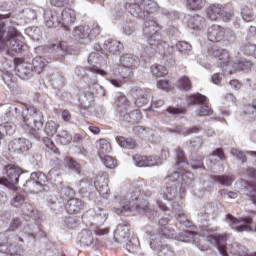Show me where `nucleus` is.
<instances>
[{
	"label": "nucleus",
	"mask_w": 256,
	"mask_h": 256,
	"mask_svg": "<svg viewBox=\"0 0 256 256\" xmlns=\"http://www.w3.org/2000/svg\"><path fill=\"white\" fill-rule=\"evenodd\" d=\"M136 167H157L161 165V158L157 156H133Z\"/></svg>",
	"instance_id": "obj_10"
},
{
	"label": "nucleus",
	"mask_w": 256,
	"mask_h": 256,
	"mask_svg": "<svg viewBox=\"0 0 256 256\" xmlns=\"http://www.w3.org/2000/svg\"><path fill=\"white\" fill-rule=\"evenodd\" d=\"M83 209V202L77 198L69 199L66 204V211L70 215H73L74 213H79Z\"/></svg>",
	"instance_id": "obj_24"
},
{
	"label": "nucleus",
	"mask_w": 256,
	"mask_h": 256,
	"mask_svg": "<svg viewBox=\"0 0 256 256\" xmlns=\"http://www.w3.org/2000/svg\"><path fill=\"white\" fill-rule=\"evenodd\" d=\"M176 47L180 53H187V51H191V44L185 41L178 42Z\"/></svg>",
	"instance_id": "obj_53"
},
{
	"label": "nucleus",
	"mask_w": 256,
	"mask_h": 256,
	"mask_svg": "<svg viewBox=\"0 0 256 256\" xmlns=\"http://www.w3.org/2000/svg\"><path fill=\"white\" fill-rule=\"evenodd\" d=\"M226 222L238 233H243V231H253L250 226L253 223V219L250 217L237 219L233 215L228 214L226 216Z\"/></svg>",
	"instance_id": "obj_8"
},
{
	"label": "nucleus",
	"mask_w": 256,
	"mask_h": 256,
	"mask_svg": "<svg viewBox=\"0 0 256 256\" xmlns=\"http://www.w3.org/2000/svg\"><path fill=\"white\" fill-rule=\"evenodd\" d=\"M207 15L211 21H217L218 19H221V15H223V6L219 4L210 5L208 7Z\"/></svg>",
	"instance_id": "obj_25"
},
{
	"label": "nucleus",
	"mask_w": 256,
	"mask_h": 256,
	"mask_svg": "<svg viewBox=\"0 0 256 256\" xmlns=\"http://www.w3.org/2000/svg\"><path fill=\"white\" fill-rule=\"evenodd\" d=\"M96 147L98 149V155L100 159H103L107 153H111V144L105 139H100L96 142Z\"/></svg>",
	"instance_id": "obj_27"
},
{
	"label": "nucleus",
	"mask_w": 256,
	"mask_h": 256,
	"mask_svg": "<svg viewBox=\"0 0 256 256\" xmlns=\"http://www.w3.org/2000/svg\"><path fill=\"white\" fill-rule=\"evenodd\" d=\"M166 111L170 115H185V113H187V108L183 106H170Z\"/></svg>",
	"instance_id": "obj_45"
},
{
	"label": "nucleus",
	"mask_w": 256,
	"mask_h": 256,
	"mask_svg": "<svg viewBox=\"0 0 256 256\" xmlns=\"http://www.w3.org/2000/svg\"><path fill=\"white\" fill-rule=\"evenodd\" d=\"M12 219H13V217H11V214L9 212H5L0 215V221L6 229H8L9 225L11 224Z\"/></svg>",
	"instance_id": "obj_51"
},
{
	"label": "nucleus",
	"mask_w": 256,
	"mask_h": 256,
	"mask_svg": "<svg viewBox=\"0 0 256 256\" xmlns=\"http://www.w3.org/2000/svg\"><path fill=\"white\" fill-rule=\"evenodd\" d=\"M198 115L199 117H207L209 115H213V109L211 108V106H209V102L201 106Z\"/></svg>",
	"instance_id": "obj_48"
},
{
	"label": "nucleus",
	"mask_w": 256,
	"mask_h": 256,
	"mask_svg": "<svg viewBox=\"0 0 256 256\" xmlns=\"http://www.w3.org/2000/svg\"><path fill=\"white\" fill-rule=\"evenodd\" d=\"M176 157V167H178V169H186L189 166V162L185 161V154L181 148L176 149Z\"/></svg>",
	"instance_id": "obj_38"
},
{
	"label": "nucleus",
	"mask_w": 256,
	"mask_h": 256,
	"mask_svg": "<svg viewBox=\"0 0 256 256\" xmlns=\"http://www.w3.org/2000/svg\"><path fill=\"white\" fill-rule=\"evenodd\" d=\"M159 31H161V26H159L155 20L144 22L143 33L148 39L153 37V35H157Z\"/></svg>",
	"instance_id": "obj_21"
},
{
	"label": "nucleus",
	"mask_w": 256,
	"mask_h": 256,
	"mask_svg": "<svg viewBox=\"0 0 256 256\" xmlns=\"http://www.w3.org/2000/svg\"><path fill=\"white\" fill-rule=\"evenodd\" d=\"M159 231L166 239H173L175 237V230L169 226V219L162 218L158 222Z\"/></svg>",
	"instance_id": "obj_20"
},
{
	"label": "nucleus",
	"mask_w": 256,
	"mask_h": 256,
	"mask_svg": "<svg viewBox=\"0 0 256 256\" xmlns=\"http://www.w3.org/2000/svg\"><path fill=\"white\" fill-rule=\"evenodd\" d=\"M178 241H182L183 243H195V241H197V233L194 231L180 233L178 236Z\"/></svg>",
	"instance_id": "obj_37"
},
{
	"label": "nucleus",
	"mask_w": 256,
	"mask_h": 256,
	"mask_svg": "<svg viewBox=\"0 0 256 256\" xmlns=\"http://www.w3.org/2000/svg\"><path fill=\"white\" fill-rule=\"evenodd\" d=\"M208 239L212 245L217 247L222 256H229V253L234 256H256V252L249 253V250L240 243L233 242L230 246H227L228 234L218 236L210 235Z\"/></svg>",
	"instance_id": "obj_2"
},
{
	"label": "nucleus",
	"mask_w": 256,
	"mask_h": 256,
	"mask_svg": "<svg viewBox=\"0 0 256 256\" xmlns=\"http://www.w3.org/2000/svg\"><path fill=\"white\" fill-rule=\"evenodd\" d=\"M104 49L109 51L112 55H117L123 49V44L117 40H107L104 43Z\"/></svg>",
	"instance_id": "obj_28"
},
{
	"label": "nucleus",
	"mask_w": 256,
	"mask_h": 256,
	"mask_svg": "<svg viewBox=\"0 0 256 256\" xmlns=\"http://www.w3.org/2000/svg\"><path fill=\"white\" fill-rule=\"evenodd\" d=\"M202 21H203V18L199 16L192 17L188 21V27H190V29H194L195 31H199L203 27V25L201 24Z\"/></svg>",
	"instance_id": "obj_40"
},
{
	"label": "nucleus",
	"mask_w": 256,
	"mask_h": 256,
	"mask_svg": "<svg viewBox=\"0 0 256 256\" xmlns=\"http://www.w3.org/2000/svg\"><path fill=\"white\" fill-rule=\"evenodd\" d=\"M187 177L193 178V174L187 172L184 175H181L179 174V172H174L170 176L166 177L164 180L165 186L160 191V195L163 197V199H166L167 201L175 199V194L177 193V185H179V181Z\"/></svg>",
	"instance_id": "obj_6"
},
{
	"label": "nucleus",
	"mask_w": 256,
	"mask_h": 256,
	"mask_svg": "<svg viewBox=\"0 0 256 256\" xmlns=\"http://www.w3.org/2000/svg\"><path fill=\"white\" fill-rule=\"evenodd\" d=\"M114 105L115 107L120 109V113L121 111L125 113L129 105H131V102L129 101V99H127V96H125V94L118 92L115 97Z\"/></svg>",
	"instance_id": "obj_22"
},
{
	"label": "nucleus",
	"mask_w": 256,
	"mask_h": 256,
	"mask_svg": "<svg viewBox=\"0 0 256 256\" xmlns=\"http://www.w3.org/2000/svg\"><path fill=\"white\" fill-rule=\"evenodd\" d=\"M225 35H227V30L220 25H212L208 28L207 38L212 43H219L225 39Z\"/></svg>",
	"instance_id": "obj_11"
},
{
	"label": "nucleus",
	"mask_w": 256,
	"mask_h": 256,
	"mask_svg": "<svg viewBox=\"0 0 256 256\" xmlns=\"http://www.w3.org/2000/svg\"><path fill=\"white\" fill-rule=\"evenodd\" d=\"M5 171L7 174V178H0V185H17V183H19V176L21 175V173H23L21 171V168L15 165H8L5 166Z\"/></svg>",
	"instance_id": "obj_9"
},
{
	"label": "nucleus",
	"mask_w": 256,
	"mask_h": 256,
	"mask_svg": "<svg viewBox=\"0 0 256 256\" xmlns=\"http://www.w3.org/2000/svg\"><path fill=\"white\" fill-rule=\"evenodd\" d=\"M56 21L62 25L66 31H69V25H73V22L77 21V14L75 10L65 8L61 13V18H57Z\"/></svg>",
	"instance_id": "obj_13"
},
{
	"label": "nucleus",
	"mask_w": 256,
	"mask_h": 256,
	"mask_svg": "<svg viewBox=\"0 0 256 256\" xmlns=\"http://www.w3.org/2000/svg\"><path fill=\"white\" fill-rule=\"evenodd\" d=\"M95 103V94L93 92H86L80 100V107L84 110L90 109Z\"/></svg>",
	"instance_id": "obj_30"
},
{
	"label": "nucleus",
	"mask_w": 256,
	"mask_h": 256,
	"mask_svg": "<svg viewBox=\"0 0 256 256\" xmlns=\"http://www.w3.org/2000/svg\"><path fill=\"white\" fill-rule=\"evenodd\" d=\"M215 181H217L221 185H224L225 187H229L232 185L233 181H235V178H233V176L227 175L215 176Z\"/></svg>",
	"instance_id": "obj_43"
},
{
	"label": "nucleus",
	"mask_w": 256,
	"mask_h": 256,
	"mask_svg": "<svg viewBox=\"0 0 256 256\" xmlns=\"http://www.w3.org/2000/svg\"><path fill=\"white\" fill-rule=\"evenodd\" d=\"M25 203V197H23V195L21 194L16 195V197H14L12 200L13 207H16L17 209H19L20 207L23 208Z\"/></svg>",
	"instance_id": "obj_50"
},
{
	"label": "nucleus",
	"mask_w": 256,
	"mask_h": 256,
	"mask_svg": "<svg viewBox=\"0 0 256 256\" xmlns=\"http://www.w3.org/2000/svg\"><path fill=\"white\" fill-rule=\"evenodd\" d=\"M117 143L120 145V147H123L124 149H135L137 147V142L133 140L132 138H125L123 136L116 137Z\"/></svg>",
	"instance_id": "obj_34"
},
{
	"label": "nucleus",
	"mask_w": 256,
	"mask_h": 256,
	"mask_svg": "<svg viewBox=\"0 0 256 256\" xmlns=\"http://www.w3.org/2000/svg\"><path fill=\"white\" fill-rule=\"evenodd\" d=\"M62 195L66 197V199H69L70 197H73V195H75V192L71 188H64L62 190Z\"/></svg>",
	"instance_id": "obj_63"
},
{
	"label": "nucleus",
	"mask_w": 256,
	"mask_h": 256,
	"mask_svg": "<svg viewBox=\"0 0 256 256\" xmlns=\"http://www.w3.org/2000/svg\"><path fill=\"white\" fill-rule=\"evenodd\" d=\"M211 157H219L221 161L227 159V157H225V152H223V149L221 148L217 149L216 151H213Z\"/></svg>",
	"instance_id": "obj_59"
},
{
	"label": "nucleus",
	"mask_w": 256,
	"mask_h": 256,
	"mask_svg": "<svg viewBox=\"0 0 256 256\" xmlns=\"http://www.w3.org/2000/svg\"><path fill=\"white\" fill-rule=\"evenodd\" d=\"M230 153L233 157H237L242 163H245V161H247L245 154L237 148H232Z\"/></svg>",
	"instance_id": "obj_52"
},
{
	"label": "nucleus",
	"mask_w": 256,
	"mask_h": 256,
	"mask_svg": "<svg viewBox=\"0 0 256 256\" xmlns=\"http://www.w3.org/2000/svg\"><path fill=\"white\" fill-rule=\"evenodd\" d=\"M64 162L66 167H68V169H71V171H75L76 173H79V170L81 169V165L77 163L75 160H73V158L66 157L64 158Z\"/></svg>",
	"instance_id": "obj_41"
},
{
	"label": "nucleus",
	"mask_w": 256,
	"mask_h": 256,
	"mask_svg": "<svg viewBox=\"0 0 256 256\" xmlns=\"http://www.w3.org/2000/svg\"><path fill=\"white\" fill-rule=\"evenodd\" d=\"M100 33L101 30L99 29V27H95L91 30V27H89V25H81L75 28L74 37L76 39H88V37H95Z\"/></svg>",
	"instance_id": "obj_12"
},
{
	"label": "nucleus",
	"mask_w": 256,
	"mask_h": 256,
	"mask_svg": "<svg viewBox=\"0 0 256 256\" xmlns=\"http://www.w3.org/2000/svg\"><path fill=\"white\" fill-rule=\"evenodd\" d=\"M22 212L24 215H26L27 217H30L31 219H34L35 221H37V219H40L41 214L39 213V211L37 209H35V206H33V204L31 203H25L22 206Z\"/></svg>",
	"instance_id": "obj_26"
},
{
	"label": "nucleus",
	"mask_w": 256,
	"mask_h": 256,
	"mask_svg": "<svg viewBox=\"0 0 256 256\" xmlns=\"http://www.w3.org/2000/svg\"><path fill=\"white\" fill-rule=\"evenodd\" d=\"M176 86L180 91H191L193 89V82L189 76H182L177 80Z\"/></svg>",
	"instance_id": "obj_31"
},
{
	"label": "nucleus",
	"mask_w": 256,
	"mask_h": 256,
	"mask_svg": "<svg viewBox=\"0 0 256 256\" xmlns=\"http://www.w3.org/2000/svg\"><path fill=\"white\" fill-rule=\"evenodd\" d=\"M212 55L214 57H217L219 59V65L226 71V73H229L230 75H233L235 71H245V69H249L251 67V63L249 61H241L238 64V68L235 67V63L231 61V55L229 54V51L227 49L223 48H212Z\"/></svg>",
	"instance_id": "obj_4"
},
{
	"label": "nucleus",
	"mask_w": 256,
	"mask_h": 256,
	"mask_svg": "<svg viewBox=\"0 0 256 256\" xmlns=\"http://www.w3.org/2000/svg\"><path fill=\"white\" fill-rule=\"evenodd\" d=\"M45 133L48 135L47 137H44L43 143L46 147V157L49 159L52 167L54 169H61L63 167V159L61 158V152L59 151V148L55 145L54 142H52L51 138L57 133V129H48L45 130Z\"/></svg>",
	"instance_id": "obj_5"
},
{
	"label": "nucleus",
	"mask_w": 256,
	"mask_h": 256,
	"mask_svg": "<svg viewBox=\"0 0 256 256\" xmlns=\"http://www.w3.org/2000/svg\"><path fill=\"white\" fill-rule=\"evenodd\" d=\"M8 149L10 153H24L31 149V142L27 138H17L9 143Z\"/></svg>",
	"instance_id": "obj_14"
},
{
	"label": "nucleus",
	"mask_w": 256,
	"mask_h": 256,
	"mask_svg": "<svg viewBox=\"0 0 256 256\" xmlns=\"http://www.w3.org/2000/svg\"><path fill=\"white\" fill-rule=\"evenodd\" d=\"M132 97L135 99V107H138L139 109L149 104V93L141 88H137L136 90L132 91Z\"/></svg>",
	"instance_id": "obj_18"
},
{
	"label": "nucleus",
	"mask_w": 256,
	"mask_h": 256,
	"mask_svg": "<svg viewBox=\"0 0 256 256\" xmlns=\"http://www.w3.org/2000/svg\"><path fill=\"white\" fill-rule=\"evenodd\" d=\"M94 185L100 195H107L109 193V174L103 172L101 175H98Z\"/></svg>",
	"instance_id": "obj_17"
},
{
	"label": "nucleus",
	"mask_w": 256,
	"mask_h": 256,
	"mask_svg": "<svg viewBox=\"0 0 256 256\" xmlns=\"http://www.w3.org/2000/svg\"><path fill=\"white\" fill-rule=\"evenodd\" d=\"M256 45L247 43L242 46V51L245 55H251L253 57V53L255 52Z\"/></svg>",
	"instance_id": "obj_54"
},
{
	"label": "nucleus",
	"mask_w": 256,
	"mask_h": 256,
	"mask_svg": "<svg viewBox=\"0 0 256 256\" xmlns=\"http://www.w3.org/2000/svg\"><path fill=\"white\" fill-rule=\"evenodd\" d=\"M127 231H129V227H127V225H122L120 224L118 227H117V230H116V235H121V233H123L121 235V237H124L125 238V235H127Z\"/></svg>",
	"instance_id": "obj_58"
},
{
	"label": "nucleus",
	"mask_w": 256,
	"mask_h": 256,
	"mask_svg": "<svg viewBox=\"0 0 256 256\" xmlns=\"http://www.w3.org/2000/svg\"><path fill=\"white\" fill-rule=\"evenodd\" d=\"M188 103L190 105H205L209 103V99L207 98V96L197 93L189 96Z\"/></svg>",
	"instance_id": "obj_33"
},
{
	"label": "nucleus",
	"mask_w": 256,
	"mask_h": 256,
	"mask_svg": "<svg viewBox=\"0 0 256 256\" xmlns=\"http://www.w3.org/2000/svg\"><path fill=\"white\" fill-rule=\"evenodd\" d=\"M242 19H244L247 23L253 21L255 19V15L253 14V10L248 8L247 6H243L241 10Z\"/></svg>",
	"instance_id": "obj_42"
},
{
	"label": "nucleus",
	"mask_w": 256,
	"mask_h": 256,
	"mask_svg": "<svg viewBox=\"0 0 256 256\" xmlns=\"http://www.w3.org/2000/svg\"><path fill=\"white\" fill-rule=\"evenodd\" d=\"M33 70L35 73L41 74L45 67H47V60L41 56L35 57L32 61Z\"/></svg>",
	"instance_id": "obj_32"
},
{
	"label": "nucleus",
	"mask_w": 256,
	"mask_h": 256,
	"mask_svg": "<svg viewBox=\"0 0 256 256\" xmlns=\"http://www.w3.org/2000/svg\"><path fill=\"white\" fill-rule=\"evenodd\" d=\"M0 253L5 255H15L17 251L13 248V245L9 246V238L7 236L0 234Z\"/></svg>",
	"instance_id": "obj_23"
},
{
	"label": "nucleus",
	"mask_w": 256,
	"mask_h": 256,
	"mask_svg": "<svg viewBox=\"0 0 256 256\" xmlns=\"http://www.w3.org/2000/svg\"><path fill=\"white\" fill-rule=\"evenodd\" d=\"M158 89H162V91H171V84H169V80H159L157 82Z\"/></svg>",
	"instance_id": "obj_56"
},
{
	"label": "nucleus",
	"mask_w": 256,
	"mask_h": 256,
	"mask_svg": "<svg viewBox=\"0 0 256 256\" xmlns=\"http://www.w3.org/2000/svg\"><path fill=\"white\" fill-rule=\"evenodd\" d=\"M143 211L148 219H153V217H159L157 210H155V208H153V206L151 205L145 206Z\"/></svg>",
	"instance_id": "obj_49"
},
{
	"label": "nucleus",
	"mask_w": 256,
	"mask_h": 256,
	"mask_svg": "<svg viewBox=\"0 0 256 256\" xmlns=\"http://www.w3.org/2000/svg\"><path fill=\"white\" fill-rule=\"evenodd\" d=\"M120 66L114 69V77L110 79V83L114 87H122L125 79L129 77V69H135L139 65V59L133 54H125L120 58Z\"/></svg>",
	"instance_id": "obj_3"
},
{
	"label": "nucleus",
	"mask_w": 256,
	"mask_h": 256,
	"mask_svg": "<svg viewBox=\"0 0 256 256\" xmlns=\"http://www.w3.org/2000/svg\"><path fill=\"white\" fill-rule=\"evenodd\" d=\"M141 5H143V0H126L125 9H127L131 15H139Z\"/></svg>",
	"instance_id": "obj_29"
},
{
	"label": "nucleus",
	"mask_w": 256,
	"mask_h": 256,
	"mask_svg": "<svg viewBox=\"0 0 256 256\" xmlns=\"http://www.w3.org/2000/svg\"><path fill=\"white\" fill-rule=\"evenodd\" d=\"M114 203L117 207L114 209V211L118 215H123V213H129L133 211V206H132L133 202L127 200L125 196H116Z\"/></svg>",
	"instance_id": "obj_15"
},
{
	"label": "nucleus",
	"mask_w": 256,
	"mask_h": 256,
	"mask_svg": "<svg viewBox=\"0 0 256 256\" xmlns=\"http://www.w3.org/2000/svg\"><path fill=\"white\" fill-rule=\"evenodd\" d=\"M107 221V214L105 210L98 208L93 215V224L94 225H103Z\"/></svg>",
	"instance_id": "obj_35"
},
{
	"label": "nucleus",
	"mask_w": 256,
	"mask_h": 256,
	"mask_svg": "<svg viewBox=\"0 0 256 256\" xmlns=\"http://www.w3.org/2000/svg\"><path fill=\"white\" fill-rule=\"evenodd\" d=\"M89 71H91L92 73H96L97 75H102L103 77H105V75H107V72L99 69V67H97V66L90 67Z\"/></svg>",
	"instance_id": "obj_62"
},
{
	"label": "nucleus",
	"mask_w": 256,
	"mask_h": 256,
	"mask_svg": "<svg viewBox=\"0 0 256 256\" xmlns=\"http://www.w3.org/2000/svg\"><path fill=\"white\" fill-rule=\"evenodd\" d=\"M176 215H178L177 219L178 221L183 224L187 221V218H185V213H183V210L181 208L175 209Z\"/></svg>",
	"instance_id": "obj_60"
},
{
	"label": "nucleus",
	"mask_w": 256,
	"mask_h": 256,
	"mask_svg": "<svg viewBox=\"0 0 256 256\" xmlns=\"http://www.w3.org/2000/svg\"><path fill=\"white\" fill-rule=\"evenodd\" d=\"M120 117L124 123H128L129 125H139L143 119V114L141 110L136 109L131 112H120Z\"/></svg>",
	"instance_id": "obj_16"
},
{
	"label": "nucleus",
	"mask_w": 256,
	"mask_h": 256,
	"mask_svg": "<svg viewBox=\"0 0 256 256\" xmlns=\"http://www.w3.org/2000/svg\"><path fill=\"white\" fill-rule=\"evenodd\" d=\"M101 161L108 169H115L117 167V160L111 156H102Z\"/></svg>",
	"instance_id": "obj_47"
},
{
	"label": "nucleus",
	"mask_w": 256,
	"mask_h": 256,
	"mask_svg": "<svg viewBox=\"0 0 256 256\" xmlns=\"http://www.w3.org/2000/svg\"><path fill=\"white\" fill-rule=\"evenodd\" d=\"M241 119H244L246 123H255L256 121V100L253 105H246L243 107V111L240 114Z\"/></svg>",
	"instance_id": "obj_19"
},
{
	"label": "nucleus",
	"mask_w": 256,
	"mask_h": 256,
	"mask_svg": "<svg viewBox=\"0 0 256 256\" xmlns=\"http://www.w3.org/2000/svg\"><path fill=\"white\" fill-rule=\"evenodd\" d=\"M69 3H71V0H51V5L54 7H65Z\"/></svg>",
	"instance_id": "obj_57"
},
{
	"label": "nucleus",
	"mask_w": 256,
	"mask_h": 256,
	"mask_svg": "<svg viewBox=\"0 0 256 256\" xmlns=\"http://www.w3.org/2000/svg\"><path fill=\"white\" fill-rule=\"evenodd\" d=\"M246 195H248L250 201H253V204L256 205V183L249 184L248 187L244 188Z\"/></svg>",
	"instance_id": "obj_44"
},
{
	"label": "nucleus",
	"mask_w": 256,
	"mask_h": 256,
	"mask_svg": "<svg viewBox=\"0 0 256 256\" xmlns=\"http://www.w3.org/2000/svg\"><path fill=\"white\" fill-rule=\"evenodd\" d=\"M0 49H8V53H21L23 51V34L13 26L6 30L5 23L0 22Z\"/></svg>",
	"instance_id": "obj_1"
},
{
	"label": "nucleus",
	"mask_w": 256,
	"mask_h": 256,
	"mask_svg": "<svg viewBox=\"0 0 256 256\" xmlns=\"http://www.w3.org/2000/svg\"><path fill=\"white\" fill-rule=\"evenodd\" d=\"M56 137L60 138L62 145H69L72 141L71 134H69L67 130H61V132L56 134Z\"/></svg>",
	"instance_id": "obj_46"
},
{
	"label": "nucleus",
	"mask_w": 256,
	"mask_h": 256,
	"mask_svg": "<svg viewBox=\"0 0 256 256\" xmlns=\"http://www.w3.org/2000/svg\"><path fill=\"white\" fill-rule=\"evenodd\" d=\"M47 181V176L43 172H33L30 179L24 184L28 193H39L43 189V184Z\"/></svg>",
	"instance_id": "obj_7"
},
{
	"label": "nucleus",
	"mask_w": 256,
	"mask_h": 256,
	"mask_svg": "<svg viewBox=\"0 0 256 256\" xmlns=\"http://www.w3.org/2000/svg\"><path fill=\"white\" fill-rule=\"evenodd\" d=\"M151 73L154 77H165V75L169 74V71L167 70V67L163 65L154 64L151 66Z\"/></svg>",
	"instance_id": "obj_39"
},
{
	"label": "nucleus",
	"mask_w": 256,
	"mask_h": 256,
	"mask_svg": "<svg viewBox=\"0 0 256 256\" xmlns=\"http://www.w3.org/2000/svg\"><path fill=\"white\" fill-rule=\"evenodd\" d=\"M20 227H21V219L14 217V218H12L7 229L9 231H15L16 229H19Z\"/></svg>",
	"instance_id": "obj_55"
},
{
	"label": "nucleus",
	"mask_w": 256,
	"mask_h": 256,
	"mask_svg": "<svg viewBox=\"0 0 256 256\" xmlns=\"http://www.w3.org/2000/svg\"><path fill=\"white\" fill-rule=\"evenodd\" d=\"M158 256H173V252L167 248V247H164L160 252H159V255Z\"/></svg>",
	"instance_id": "obj_64"
},
{
	"label": "nucleus",
	"mask_w": 256,
	"mask_h": 256,
	"mask_svg": "<svg viewBox=\"0 0 256 256\" xmlns=\"http://www.w3.org/2000/svg\"><path fill=\"white\" fill-rule=\"evenodd\" d=\"M207 5V0H187V8L190 11H201Z\"/></svg>",
	"instance_id": "obj_36"
},
{
	"label": "nucleus",
	"mask_w": 256,
	"mask_h": 256,
	"mask_svg": "<svg viewBox=\"0 0 256 256\" xmlns=\"http://www.w3.org/2000/svg\"><path fill=\"white\" fill-rule=\"evenodd\" d=\"M53 47H57V49H60V51H63V53L67 52L69 49V46L65 41L59 42L58 45H53Z\"/></svg>",
	"instance_id": "obj_61"
}]
</instances>
